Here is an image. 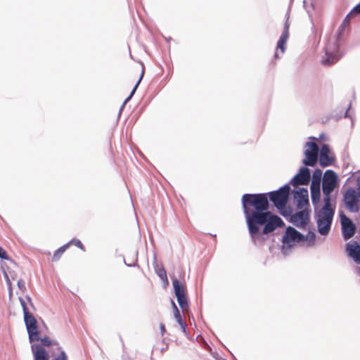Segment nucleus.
Instances as JSON below:
<instances>
[{"mask_svg": "<svg viewBox=\"0 0 360 360\" xmlns=\"http://www.w3.org/2000/svg\"><path fill=\"white\" fill-rule=\"evenodd\" d=\"M242 205L248 231L254 243L260 238L259 226H264L263 234H269L285 226L280 217L268 211L269 203L267 193L244 194Z\"/></svg>", "mask_w": 360, "mask_h": 360, "instance_id": "obj_1", "label": "nucleus"}, {"mask_svg": "<svg viewBox=\"0 0 360 360\" xmlns=\"http://www.w3.org/2000/svg\"><path fill=\"white\" fill-rule=\"evenodd\" d=\"M324 202V206L316 214L318 231L323 236L329 233L334 215V210L330 205V198H325Z\"/></svg>", "mask_w": 360, "mask_h": 360, "instance_id": "obj_2", "label": "nucleus"}, {"mask_svg": "<svg viewBox=\"0 0 360 360\" xmlns=\"http://www.w3.org/2000/svg\"><path fill=\"white\" fill-rule=\"evenodd\" d=\"M290 188L285 185L276 191L270 192L268 194L269 199L278 209L283 208L287 204Z\"/></svg>", "mask_w": 360, "mask_h": 360, "instance_id": "obj_3", "label": "nucleus"}, {"mask_svg": "<svg viewBox=\"0 0 360 360\" xmlns=\"http://www.w3.org/2000/svg\"><path fill=\"white\" fill-rule=\"evenodd\" d=\"M319 146L315 142H307L305 144L303 164L306 166L314 167L318 160Z\"/></svg>", "mask_w": 360, "mask_h": 360, "instance_id": "obj_4", "label": "nucleus"}, {"mask_svg": "<svg viewBox=\"0 0 360 360\" xmlns=\"http://www.w3.org/2000/svg\"><path fill=\"white\" fill-rule=\"evenodd\" d=\"M360 193L354 188H349L344 195V201L347 208L352 212L359 211Z\"/></svg>", "mask_w": 360, "mask_h": 360, "instance_id": "obj_5", "label": "nucleus"}, {"mask_svg": "<svg viewBox=\"0 0 360 360\" xmlns=\"http://www.w3.org/2000/svg\"><path fill=\"white\" fill-rule=\"evenodd\" d=\"M337 179V175L333 171L328 170L326 172L322 184L323 193L326 198H330V194L336 187Z\"/></svg>", "mask_w": 360, "mask_h": 360, "instance_id": "obj_6", "label": "nucleus"}, {"mask_svg": "<svg viewBox=\"0 0 360 360\" xmlns=\"http://www.w3.org/2000/svg\"><path fill=\"white\" fill-rule=\"evenodd\" d=\"M24 321L29 335L30 342L37 341L39 340V332L37 326V321L30 312L24 314Z\"/></svg>", "mask_w": 360, "mask_h": 360, "instance_id": "obj_7", "label": "nucleus"}, {"mask_svg": "<svg viewBox=\"0 0 360 360\" xmlns=\"http://www.w3.org/2000/svg\"><path fill=\"white\" fill-rule=\"evenodd\" d=\"M172 285L180 307L183 311H186L188 307V304L187 297L186 296L185 285L181 283L176 278L172 281Z\"/></svg>", "mask_w": 360, "mask_h": 360, "instance_id": "obj_8", "label": "nucleus"}, {"mask_svg": "<svg viewBox=\"0 0 360 360\" xmlns=\"http://www.w3.org/2000/svg\"><path fill=\"white\" fill-rule=\"evenodd\" d=\"M304 240L305 238L302 233L295 228L288 226L285 230V235L283 236L282 241L284 244L291 246Z\"/></svg>", "mask_w": 360, "mask_h": 360, "instance_id": "obj_9", "label": "nucleus"}, {"mask_svg": "<svg viewBox=\"0 0 360 360\" xmlns=\"http://www.w3.org/2000/svg\"><path fill=\"white\" fill-rule=\"evenodd\" d=\"M340 222L343 238L347 240L354 235L356 226L352 220L343 213L340 214Z\"/></svg>", "mask_w": 360, "mask_h": 360, "instance_id": "obj_10", "label": "nucleus"}, {"mask_svg": "<svg viewBox=\"0 0 360 360\" xmlns=\"http://www.w3.org/2000/svg\"><path fill=\"white\" fill-rule=\"evenodd\" d=\"M290 221L300 229L305 228L309 221V212L306 209L297 212L291 216Z\"/></svg>", "mask_w": 360, "mask_h": 360, "instance_id": "obj_11", "label": "nucleus"}, {"mask_svg": "<svg viewBox=\"0 0 360 360\" xmlns=\"http://www.w3.org/2000/svg\"><path fill=\"white\" fill-rule=\"evenodd\" d=\"M310 172L307 167H302L298 174H297L291 180L292 186L307 185L310 180Z\"/></svg>", "mask_w": 360, "mask_h": 360, "instance_id": "obj_12", "label": "nucleus"}, {"mask_svg": "<svg viewBox=\"0 0 360 360\" xmlns=\"http://www.w3.org/2000/svg\"><path fill=\"white\" fill-rule=\"evenodd\" d=\"M345 250L348 257H351L355 263L360 264V245L356 241L347 243Z\"/></svg>", "mask_w": 360, "mask_h": 360, "instance_id": "obj_13", "label": "nucleus"}, {"mask_svg": "<svg viewBox=\"0 0 360 360\" xmlns=\"http://www.w3.org/2000/svg\"><path fill=\"white\" fill-rule=\"evenodd\" d=\"M297 209L304 210L309 205L308 191L305 188H300L295 193Z\"/></svg>", "mask_w": 360, "mask_h": 360, "instance_id": "obj_14", "label": "nucleus"}, {"mask_svg": "<svg viewBox=\"0 0 360 360\" xmlns=\"http://www.w3.org/2000/svg\"><path fill=\"white\" fill-rule=\"evenodd\" d=\"M329 147L324 144L320 150L319 163L322 167H328L333 162V158L330 156Z\"/></svg>", "mask_w": 360, "mask_h": 360, "instance_id": "obj_15", "label": "nucleus"}, {"mask_svg": "<svg viewBox=\"0 0 360 360\" xmlns=\"http://www.w3.org/2000/svg\"><path fill=\"white\" fill-rule=\"evenodd\" d=\"M32 350L34 360H49V356L45 349L39 345H32Z\"/></svg>", "mask_w": 360, "mask_h": 360, "instance_id": "obj_16", "label": "nucleus"}, {"mask_svg": "<svg viewBox=\"0 0 360 360\" xmlns=\"http://www.w3.org/2000/svg\"><path fill=\"white\" fill-rule=\"evenodd\" d=\"M289 27H290V25L288 23V22H286L285 23L282 34L280 37V39L278 41L277 49H280L281 53H284L285 49V45L287 40L289 38Z\"/></svg>", "mask_w": 360, "mask_h": 360, "instance_id": "obj_17", "label": "nucleus"}, {"mask_svg": "<svg viewBox=\"0 0 360 360\" xmlns=\"http://www.w3.org/2000/svg\"><path fill=\"white\" fill-rule=\"evenodd\" d=\"M311 195L313 201L319 198L320 196V179L317 181L313 180L311 185Z\"/></svg>", "mask_w": 360, "mask_h": 360, "instance_id": "obj_18", "label": "nucleus"}, {"mask_svg": "<svg viewBox=\"0 0 360 360\" xmlns=\"http://www.w3.org/2000/svg\"><path fill=\"white\" fill-rule=\"evenodd\" d=\"M139 78H138V80L134 87V89H132L130 95L127 97V98L126 99L125 102H127L129 101L131 97L133 96V95L134 94L138 86L139 85L141 81L142 80L143 77V75H144V72H145V68L142 65L141 68H140V70H139Z\"/></svg>", "mask_w": 360, "mask_h": 360, "instance_id": "obj_19", "label": "nucleus"}, {"mask_svg": "<svg viewBox=\"0 0 360 360\" xmlns=\"http://www.w3.org/2000/svg\"><path fill=\"white\" fill-rule=\"evenodd\" d=\"M68 248V245H64L56 250L52 256L51 261L53 262H58Z\"/></svg>", "mask_w": 360, "mask_h": 360, "instance_id": "obj_20", "label": "nucleus"}, {"mask_svg": "<svg viewBox=\"0 0 360 360\" xmlns=\"http://www.w3.org/2000/svg\"><path fill=\"white\" fill-rule=\"evenodd\" d=\"M338 56L334 54H327L325 58H323L321 63L324 65H331L338 62Z\"/></svg>", "mask_w": 360, "mask_h": 360, "instance_id": "obj_21", "label": "nucleus"}, {"mask_svg": "<svg viewBox=\"0 0 360 360\" xmlns=\"http://www.w3.org/2000/svg\"><path fill=\"white\" fill-rule=\"evenodd\" d=\"M155 272L162 281L167 280L166 271L162 266L156 265Z\"/></svg>", "mask_w": 360, "mask_h": 360, "instance_id": "obj_22", "label": "nucleus"}, {"mask_svg": "<svg viewBox=\"0 0 360 360\" xmlns=\"http://www.w3.org/2000/svg\"><path fill=\"white\" fill-rule=\"evenodd\" d=\"M174 316L178 323L181 326L184 330L186 329V323L182 320L181 316L180 314L179 309H176L174 311Z\"/></svg>", "mask_w": 360, "mask_h": 360, "instance_id": "obj_23", "label": "nucleus"}, {"mask_svg": "<svg viewBox=\"0 0 360 360\" xmlns=\"http://www.w3.org/2000/svg\"><path fill=\"white\" fill-rule=\"evenodd\" d=\"M65 245H68V248L71 245H74L77 246V248H79V249H81L82 250L85 251L84 246L83 245L82 242L77 239H72L69 243H66Z\"/></svg>", "mask_w": 360, "mask_h": 360, "instance_id": "obj_24", "label": "nucleus"}, {"mask_svg": "<svg viewBox=\"0 0 360 360\" xmlns=\"http://www.w3.org/2000/svg\"><path fill=\"white\" fill-rule=\"evenodd\" d=\"M40 341L41 342V345L43 346H46V347H49V346H51L52 345H58L57 342H52V341L50 340V338L47 336H45L42 338L40 339Z\"/></svg>", "mask_w": 360, "mask_h": 360, "instance_id": "obj_25", "label": "nucleus"}, {"mask_svg": "<svg viewBox=\"0 0 360 360\" xmlns=\"http://www.w3.org/2000/svg\"><path fill=\"white\" fill-rule=\"evenodd\" d=\"M353 18L349 13H348L347 15V16L345 17V18L344 19L340 29H343L346 26H349V22H350V20L351 18Z\"/></svg>", "mask_w": 360, "mask_h": 360, "instance_id": "obj_26", "label": "nucleus"}, {"mask_svg": "<svg viewBox=\"0 0 360 360\" xmlns=\"http://www.w3.org/2000/svg\"><path fill=\"white\" fill-rule=\"evenodd\" d=\"M352 17L356 15L360 14V3L357 4L353 9L349 13Z\"/></svg>", "mask_w": 360, "mask_h": 360, "instance_id": "obj_27", "label": "nucleus"}, {"mask_svg": "<svg viewBox=\"0 0 360 360\" xmlns=\"http://www.w3.org/2000/svg\"><path fill=\"white\" fill-rule=\"evenodd\" d=\"M18 286L19 289L21 290L22 292H25L26 291V290H27L25 281L22 279H20L18 281Z\"/></svg>", "mask_w": 360, "mask_h": 360, "instance_id": "obj_28", "label": "nucleus"}, {"mask_svg": "<svg viewBox=\"0 0 360 360\" xmlns=\"http://www.w3.org/2000/svg\"><path fill=\"white\" fill-rule=\"evenodd\" d=\"M68 356L64 351H61L54 360H67Z\"/></svg>", "mask_w": 360, "mask_h": 360, "instance_id": "obj_29", "label": "nucleus"}, {"mask_svg": "<svg viewBox=\"0 0 360 360\" xmlns=\"http://www.w3.org/2000/svg\"><path fill=\"white\" fill-rule=\"evenodd\" d=\"M20 304H21V306H22L24 314H25V313L30 312L28 309H27V307L26 305V303H25V300L23 299H22V298H20Z\"/></svg>", "mask_w": 360, "mask_h": 360, "instance_id": "obj_30", "label": "nucleus"}, {"mask_svg": "<svg viewBox=\"0 0 360 360\" xmlns=\"http://www.w3.org/2000/svg\"><path fill=\"white\" fill-rule=\"evenodd\" d=\"M0 258L7 259H8L6 251L0 247Z\"/></svg>", "mask_w": 360, "mask_h": 360, "instance_id": "obj_31", "label": "nucleus"}, {"mask_svg": "<svg viewBox=\"0 0 360 360\" xmlns=\"http://www.w3.org/2000/svg\"><path fill=\"white\" fill-rule=\"evenodd\" d=\"M316 238L315 233L314 232H309L307 235L306 239L310 241H314Z\"/></svg>", "mask_w": 360, "mask_h": 360, "instance_id": "obj_32", "label": "nucleus"}, {"mask_svg": "<svg viewBox=\"0 0 360 360\" xmlns=\"http://www.w3.org/2000/svg\"><path fill=\"white\" fill-rule=\"evenodd\" d=\"M4 274H5V277L7 280V283L8 285H11V281L9 279V275L12 277L13 279H14V278L13 277L10 271L8 272H6V271H4Z\"/></svg>", "mask_w": 360, "mask_h": 360, "instance_id": "obj_33", "label": "nucleus"}, {"mask_svg": "<svg viewBox=\"0 0 360 360\" xmlns=\"http://www.w3.org/2000/svg\"><path fill=\"white\" fill-rule=\"evenodd\" d=\"M160 327V330H161L162 335H164L165 333L166 332V329H165V325L163 323H161Z\"/></svg>", "mask_w": 360, "mask_h": 360, "instance_id": "obj_34", "label": "nucleus"}, {"mask_svg": "<svg viewBox=\"0 0 360 360\" xmlns=\"http://www.w3.org/2000/svg\"><path fill=\"white\" fill-rule=\"evenodd\" d=\"M172 308H173V311H174V310L176 309H178L176 304L174 303V302L173 300H172Z\"/></svg>", "mask_w": 360, "mask_h": 360, "instance_id": "obj_35", "label": "nucleus"}, {"mask_svg": "<svg viewBox=\"0 0 360 360\" xmlns=\"http://www.w3.org/2000/svg\"><path fill=\"white\" fill-rule=\"evenodd\" d=\"M275 57L278 58V53L276 52L275 53Z\"/></svg>", "mask_w": 360, "mask_h": 360, "instance_id": "obj_36", "label": "nucleus"}]
</instances>
